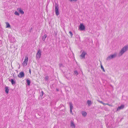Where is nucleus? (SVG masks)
<instances>
[{"instance_id": "obj_23", "label": "nucleus", "mask_w": 128, "mask_h": 128, "mask_svg": "<svg viewBox=\"0 0 128 128\" xmlns=\"http://www.w3.org/2000/svg\"><path fill=\"white\" fill-rule=\"evenodd\" d=\"M70 109H71L72 110V109L73 108V106L72 105V104H71L70 106Z\"/></svg>"}, {"instance_id": "obj_20", "label": "nucleus", "mask_w": 128, "mask_h": 128, "mask_svg": "<svg viewBox=\"0 0 128 128\" xmlns=\"http://www.w3.org/2000/svg\"><path fill=\"white\" fill-rule=\"evenodd\" d=\"M69 33L70 35L72 37V35H73V34H72V32L71 31H70L69 32Z\"/></svg>"}, {"instance_id": "obj_10", "label": "nucleus", "mask_w": 128, "mask_h": 128, "mask_svg": "<svg viewBox=\"0 0 128 128\" xmlns=\"http://www.w3.org/2000/svg\"><path fill=\"white\" fill-rule=\"evenodd\" d=\"M124 106L123 105H122L121 106H119L118 107L117 110H120L121 109H122L124 108Z\"/></svg>"}, {"instance_id": "obj_15", "label": "nucleus", "mask_w": 128, "mask_h": 128, "mask_svg": "<svg viewBox=\"0 0 128 128\" xmlns=\"http://www.w3.org/2000/svg\"><path fill=\"white\" fill-rule=\"evenodd\" d=\"M5 92L6 93L8 94L9 91V90L7 87H6L5 88Z\"/></svg>"}, {"instance_id": "obj_24", "label": "nucleus", "mask_w": 128, "mask_h": 128, "mask_svg": "<svg viewBox=\"0 0 128 128\" xmlns=\"http://www.w3.org/2000/svg\"><path fill=\"white\" fill-rule=\"evenodd\" d=\"M45 78L46 80H48V76H46L45 77Z\"/></svg>"}, {"instance_id": "obj_6", "label": "nucleus", "mask_w": 128, "mask_h": 128, "mask_svg": "<svg viewBox=\"0 0 128 128\" xmlns=\"http://www.w3.org/2000/svg\"><path fill=\"white\" fill-rule=\"evenodd\" d=\"M41 52L40 50H39L38 51L37 54H36V56L37 58H39L41 55Z\"/></svg>"}, {"instance_id": "obj_30", "label": "nucleus", "mask_w": 128, "mask_h": 128, "mask_svg": "<svg viewBox=\"0 0 128 128\" xmlns=\"http://www.w3.org/2000/svg\"><path fill=\"white\" fill-rule=\"evenodd\" d=\"M109 105L110 106V104H109Z\"/></svg>"}, {"instance_id": "obj_7", "label": "nucleus", "mask_w": 128, "mask_h": 128, "mask_svg": "<svg viewBox=\"0 0 128 128\" xmlns=\"http://www.w3.org/2000/svg\"><path fill=\"white\" fill-rule=\"evenodd\" d=\"M116 54L112 55L109 56L108 58V59H110L114 58V57L116 56Z\"/></svg>"}, {"instance_id": "obj_13", "label": "nucleus", "mask_w": 128, "mask_h": 128, "mask_svg": "<svg viewBox=\"0 0 128 128\" xmlns=\"http://www.w3.org/2000/svg\"><path fill=\"white\" fill-rule=\"evenodd\" d=\"M6 28H10V25L8 22H6Z\"/></svg>"}, {"instance_id": "obj_1", "label": "nucleus", "mask_w": 128, "mask_h": 128, "mask_svg": "<svg viewBox=\"0 0 128 128\" xmlns=\"http://www.w3.org/2000/svg\"><path fill=\"white\" fill-rule=\"evenodd\" d=\"M28 60V58L27 56H26L23 63L22 66H25L27 65Z\"/></svg>"}, {"instance_id": "obj_28", "label": "nucleus", "mask_w": 128, "mask_h": 128, "mask_svg": "<svg viewBox=\"0 0 128 128\" xmlns=\"http://www.w3.org/2000/svg\"><path fill=\"white\" fill-rule=\"evenodd\" d=\"M29 72H30V73H31V70H30Z\"/></svg>"}, {"instance_id": "obj_5", "label": "nucleus", "mask_w": 128, "mask_h": 128, "mask_svg": "<svg viewBox=\"0 0 128 128\" xmlns=\"http://www.w3.org/2000/svg\"><path fill=\"white\" fill-rule=\"evenodd\" d=\"M24 74L23 72H20L18 74V76L20 78H21L24 77Z\"/></svg>"}, {"instance_id": "obj_21", "label": "nucleus", "mask_w": 128, "mask_h": 128, "mask_svg": "<svg viewBox=\"0 0 128 128\" xmlns=\"http://www.w3.org/2000/svg\"><path fill=\"white\" fill-rule=\"evenodd\" d=\"M70 2H76L78 0H69Z\"/></svg>"}, {"instance_id": "obj_19", "label": "nucleus", "mask_w": 128, "mask_h": 128, "mask_svg": "<svg viewBox=\"0 0 128 128\" xmlns=\"http://www.w3.org/2000/svg\"><path fill=\"white\" fill-rule=\"evenodd\" d=\"M88 104H90L91 103V101L90 100H88L87 102Z\"/></svg>"}, {"instance_id": "obj_25", "label": "nucleus", "mask_w": 128, "mask_h": 128, "mask_svg": "<svg viewBox=\"0 0 128 128\" xmlns=\"http://www.w3.org/2000/svg\"><path fill=\"white\" fill-rule=\"evenodd\" d=\"M101 68L103 70L104 72L105 71L103 67L102 66H101Z\"/></svg>"}, {"instance_id": "obj_8", "label": "nucleus", "mask_w": 128, "mask_h": 128, "mask_svg": "<svg viewBox=\"0 0 128 128\" xmlns=\"http://www.w3.org/2000/svg\"><path fill=\"white\" fill-rule=\"evenodd\" d=\"M86 53L84 52H82L80 56L81 57V58H84Z\"/></svg>"}, {"instance_id": "obj_17", "label": "nucleus", "mask_w": 128, "mask_h": 128, "mask_svg": "<svg viewBox=\"0 0 128 128\" xmlns=\"http://www.w3.org/2000/svg\"><path fill=\"white\" fill-rule=\"evenodd\" d=\"M86 113L85 112H83L82 113V116H86Z\"/></svg>"}, {"instance_id": "obj_12", "label": "nucleus", "mask_w": 128, "mask_h": 128, "mask_svg": "<svg viewBox=\"0 0 128 128\" xmlns=\"http://www.w3.org/2000/svg\"><path fill=\"white\" fill-rule=\"evenodd\" d=\"M9 81L11 82V84L12 85L15 84V82L14 81L13 79H11L10 80H9Z\"/></svg>"}, {"instance_id": "obj_16", "label": "nucleus", "mask_w": 128, "mask_h": 128, "mask_svg": "<svg viewBox=\"0 0 128 128\" xmlns=\"http://www.w3.org/2000/svg\"><path fill=\"white\" fill-rule=\"evenodd\" d=\"M28 84V85L29 86L30 85V80H29L28 79H27L26 80Z\"/></svg>"}, {"instance_id": "obj_29", "label": "nucleus", "mask_w": 128, "mask_h": 128, "mask_svg": "<svg viewBox=\"0 0 128 128\" xmlns=\"http://www.w3.org/2000/svg\"><path fill=\"white\" fill-rule=\"evenodd\" d=\"M100 102V103H102V102Z\"/></svg>"}, {"instance_id": "obj_4", "label": "nucleus", "mask_w": 128, "mask_h": 128, "mask_svg": "<svg viewBox=\"0 0 128 128\" xmlns=\"http://www.w3.org/2000/svg\"><path fill=\"white\" fill-rule=\"evenodd\" d=\"M79 29L80 30H84L85 29L84 26L82 24H80L79 26Z\"/></svg>"}, {"instance_id": "obj_18", "label": "nucleus", "mask_w": 128, "mask_h": 128, "mask_svg": "<svg viewBox=\"0 0 128 128\" xmlns=\"http://www.w3.org/2000/svg\"><path fill=\"white\" fill-rule=\"evenodd\" d=\"M14 14L15 15H17V16L19 15V13L17 11L15 12Z\"/></svg>"}, {"instance_id": "obj_2", "label": "nucleus", "mask_w": 128, "mask_h": 128, "mask_svg": "<svg viewBox=\"0 0 128 128\" xmlns=\"http://www.w3.org/2000/svg\"><path fill=\"white\" fill-rule=\"evenodd\" d=\"M128 48V46H125L121 50L120 53V55H122L125 52H126Z\"/></svg>"}, {"instance_id": "obj_3", "label": "nucleus", "mask_w": 128, "mask_h": 128, "mask_svg": "<svg viewBox=\"0 0 128 128\" xmlns=\"http://www.w3.org/2000/svg\"><path fill=\"white\" fill-rule=\"evenodd\" d=\"M59 8L57 4H55V12L56 16H58L59 14V12L58 11Z\"/></svg>"}, {"instance_id": "obj_14", "label": "nucleus", "mask_w": 128, "mask_h": 128, "mask_svg": "<svg viewBox=\"0 0 128 128\" xmlns=\"http://www.w3.org/2000/svg\"><path fill=\"white\" fill-rule=\"evenodd\" d=\"M47 36L46 34H44V36H43L42 38V40L44 41L45 38H46Z\"/></svg>"}, {"instance_id": "obj_22", "label": "nucleus", "mask_w": 128, "mask_h": 128, "mask_svg": "<svg viewBox=\"0 0 128 128\" xmlns=\"http://www.w3.org/2000/svg\"><path fill=\"white\" fill-rule=\"evenodd\" d=\"M74 73L75 74H76V75H77L78 74V72L77 71H75L74 72Z\"/></svg>"}, {"instance_id": "obj_11", "label": "nucleus", "mask_w": 128, "mask_h": 128, "mask_svg": "<svg viewBox=\"0 0 128 128\" xmlns=\"http://www.w3.org/2000/svg\"><path fill=\"white\" fill-rule=\"evenodd\" d=\"M72 127V128H75V126L73 122H71V124L70 125Z\"/></svg>"}, {"instance_id": "obj_26", "label": "nucleus", "mask_w": 128, "mask_h": 128, "mask_svg": "<svg viewBox=\"0 0 128 128\" xmlns=\"http://www.w3.org/2000/svg\"><path fill=\"white\" fill-rule=\"evenodd\" d=\"M70 113H72V110L71 109H70Z\"/></svg>"}, {"instance_id": "obj_27", "label": "nucleus", "mask_w": 128, "mask_h": 128, "mask_svg": "<svg viewBox=\"0 0 128 128\" xmlns=\"http://www.w3.org/2000/svg\"><path fill=\"white\" fill-rule=\"evenodd\" d=\"M42 95H43V93H44V92H43L42 91Z\"/></svg>"}, {"instance_id": "obj_9", "label": "nucleus", "mask_w": 128, "mask_h": 128, "mask_svg": "<svg viewBox=\"0 0 128 128\" xmlns=\"http://www.w3.org/2000/svg\"><path fill=\"white\" fill-rule=\"evenodd\" d=\"M18 10L21 14H23L24 13V12L21 10L20 8H19L17 9Z\"/></svg>"}]
</instances>
